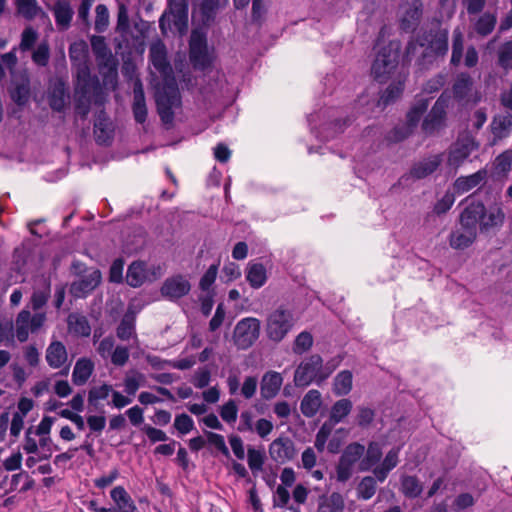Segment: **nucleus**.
<instances>
[{"label": "nucleus", "instance_id": "obj_8", "mask_svg": "<svg viewBox=\"0 0 512 512\" xmlns=\"http://www.w3.org/2000/svg\"><path fill=\"white\" fill-rule=\"evenodd\" d=\"M90 44L100 70H107L104 77H116L118 63L112 55L105 38L100 35H92L90 37Z\"/></svg>", "mask_w": 512, "mask_h": 512}, {"label": "nucleus", "instance_id": "obj_6", "mask_svg": "<svg viewBox=\"0 0 512 512\" xmlns=\"http://www.w3.org/2000/svg\"><path fill=\"white\" fill-rule=\"evenodd\" d=\"M189 60L195 70L205 71L213 64V57L209 53L207 38L202 33L192 32L189 41Z\"/></svg>", "mask_w": 512, "mask_h": 512}, {"label": "nucleus", "instance_id": "obj_64", "mask_svg": "<svg viewBox=\"0 0 512 512\" xmlns=\"http://www.w3.org/2000/svg\"><path fill=\"white\" fill-rule=\"evenodd\" d=\"M455 201L454 194L447 192L445 195L438 200L434 205V213L437 215H442L448 212L453 206Z\"/></svg>", "mask_w": 512, "mask_h": 512}, {"label": "nucleus", "instance_id": "obj_39", "mask_svg": "<svg viewBox=\"0 0 512 512\" xmlns=\"http://www.w3.org/2000/svg\"><path fill=\"white\" fill-rule=\"evenodd\" d=\"M150 59L154 68L160 73H166L171 70L164 46H152L150 49Z\"/></svg>", "mask_w": 512, "mask_h": 512}, {"label": "nucleus", "instance_id": "obj_63", "mask_svg": "<svg viewBox=\"0 0 512 512\" xmlns=\"http://www.w3.org/2000/svg\"><path fill=\"white\" fill-rule=\"evenodd\" d=\"M211 380V372L207 367L199 368L193 378H192V384L198 388L203 389L207 387Z\"/></svg>", "mask_w": 512, "mask_h": 512}, {"label": "nucleus", "instance_id": "obj_26", "mask_svg": "<svg viewBox=\"0 0 512 512\" xmlns=\"http://www.w3.org/2000/svg\"><path fill=\"white\" fill-rule=\"evenodd\" d=\"M110 497L118 512H139L133 499L123 486H116L110 491Z\"/></svg>", "mask_w": 512, "mask_h": 512}, {"label": "nucleus", "instance_id": "obj_23", "mask_svg": "<svg viewBox=\"0 0 512 512\" xmlns=\"http://www.w3.org/2000/svg\"><path fill=\"white\" fill-rule=\"evenodd\" d=\"M474 149L473 141H465L456 143V145L450 149L447 159V164L455 169L459 168L463 162L471 155Z\"/></svg>", "mask_w": 512, "mask_h": 512}, {"label": "nucleus", "instance_id": "obj_1", "mask_svg": "<svg viewBox=\"0 0 512 512\" xmlns=\"http://www.w3.org/2000/svg\"><path fill=\"white\" fill-rule=\"evenodd\" d=\"M295 325L294 314L284 306H279L270 312L266 318L265 333L267 338L275 343L281 342Z\"/></svg>", "mask_w": 512, "mask_h": 512}, {"label": "nucleus", "instance_id": "obj_24", "mask_svg": "<svg viewBox=\"0 0 512 512\" xmlns=\"http://www.w3.org/2000/svg\"><path fill=\"white\" fill-rule=\"evenodd\" d=\"M487 175V170L483 168L471 175L460 176L454 182V189L458 194L466 193L484 182Z\"/></svg>", "mask_w": 512, "mask_h": 512}, {"label": "nucleus", "instance_id": "obj_57", "mask_svg": "<svg viewBox=\"0 0 512 512\" xmlns=\"http://www.w3.org/2000/svg\"><path fill=\"white\" fill-rule=\"evenodd\" d=\"M174 428L182 435L188 434L194 429L193 419L186 413L176 415Z\"/></svg>", "mask_w": 512, "mask_h": 512}, {"label": "nucleus", "instance_id": "obj_16", "mask_svg": "<svg viewBox=\"0 0 512 512\" xmlns=\"http://www.w3.org/2000/svg\"><path fill=\"white\" fill-rule=\"evenodd\" d=\"M69 57L72 65V69L75 73L86 74V71H90L88 65V45L84 41L74 42L69 47Z\"/></svg>", "mask_w": 512, "mask_h": 512}, {"label": "nucleus", "instance_id": "obj_11", "mask_svg": "<svg viewBox=\"0 0 512 512\" xmlns=\"http://www.w3.org/2000/svg\"><path fill=\"white\" fill-rule=\"evenodd\" d=\"M295 443L287 436H280L274 439L269 445L270 458L278 463L285 464L296 457Z\"/></svg>", "mask_w": 512, "mask_h": 512}, {"label": "nucleus", "instance_id": "obj_3", "mask_svg": "<svg viewBox=\"0 0 512 512\" xmlns=\"http://www.w3.org/2000/svg\"><path fill=\"white\" fill-rule=\"evenodd\" d=\"M399 59V45L390 42L382 47L372 64L371 73L375 81L385 83L396 69Z\"/></svg>", "mask_w": 512, "mask_h": 512}, {"label": "nucleus", "instance_id": "obj_21", "mask_svg": "<svg viewBox=\"0 0 512 512\" xmlns=\"http://www.w3.org/2000/svg\"><path fill=\"white\" fill-rule=\"evenodd\" d=\"M245 277L251 288L260 289L268 280L266 267L260 262L250 261L246 267Z\"/></svg>", "mask_w": 512, "mask_h": 512}, {"label": "nucleus", "instance_id": "obj_51", "mask_svg": "<svg viewBox=\"0 0 512 512\" xmlns=\"http://www.w3.org/2000/svg\"><path fill=\"white\" fill-rule=\"evenodd\" d=\"M93 98L74 93V111L77 116L85 120L90 113Z\"/></svg>", "mask_w": 512, "mask_h": 512}, {"label": "nucleus", "instance_id": "obj_12", "mask_svg": "<svg viewBox=\"0 0 512 512\" xmlns=\"http://www.w3.org/2000/svg\"><path fill=\"white\" fill-rule=\"evenodd\" d=\"M191 290V284L185 276L178 274L167 278L162 287L161 294L170 301H176L188 295Z\"/></svg>", "mask_w": 512, "mask_h": 512}, {"label": "nucleus", "instance_id": "obj_56", "mask_svg": "<svg viewBox=\"0 0 512 512\" xmlns=\"http://www.w3.org/2000/svg\"><path fill=\"white\" fill-rule=\"evenodd\" d=\"M112 386L108 384H102L99 387H93L88 393V402L90 405L96 406L97 400L106 399L110 393H112Z\"/></svg>", "mask_w": 512, "mask_h": 512}, {"label": "nucleus", "instance_id": "obj_53", "mask_svg": "<svg viewBox=\"0 0 512 512\" xmlns=\"http://www.w3.org/2000/svg\"><path fill=\"white\" fill-rule=\"evenodd\" d=\"M247 456H248V466L252 472H257V471L262 470L264 462H265L264 452L257 450L253 447H249L247 450Z\"/></svg>", "mask_w": 512, "mask_h": 512}, {"label": "nucleus", "instance_id": "obj_60", "mask_svg": "<svg viewBox=\"0 0 512 512\" xmlns=\"http://www.w3.org/2000/svg\"><path fill=\"white\" fill-rule=\"evenodd\" d=\"M141 431L147 436L149 441L153 444L168 440V436L163 430L153 427L149 424H144L141 427Z\"/></svg>", "mask_w": 512, "mask_h": 512}, {"label": "nucleus", "instance_id": "obj_20", "mask_svg": "<svg viewBox=\"0 0 512 512\" xmlns=\"http://www.w3.org/2000/svg\"><path fill=\"white\" fill-rule=\"evenodd\" d=\"M69 100L68 90L62 80H57L50 88L48 93V103L50 108L56 112H63Z\"/></svg>", "mask_w": 512, "mask_h": 512}, {"label": "nucleus", "instance_id": "obj_58", "mask_svg": "<svg viewBox=\"0 0 512 512\" xmlns=\"http://www.w3.org/2000/svg\"><path fill=\"white\" fill-rule=\"evenodd\" d=\"M219 268V261L216 264H212L200 279L199 287L202 291H208L214 284Z\"/></svg>", "mask_w": 512, "mask_h": 512}, {"label": "nucleus", "instance_id": "obj_35", "mask_svg": "<svg viewBox=\"0 0 512 512\" xmlns=\"http://www.w3.org/2000/svg\"><path fill=\"white\" fill-rule=\"evenodd\" d=\"M404 80L392 82L380 95L377 105L385 108L398 100L404 91Z\"/></svg>", "mask_w": 512, "mask_h": 512}, {"label": "nucleus", "instance_id": "obj_49", "mask_svg": "<svg viewBox=\"0 0 512 512\" xmlns=\"http://www.w3.org/2000/svg\"><path fill=\"white\" fill-rule=\"evenodd\" d=\"M312 345H313L312 334L308 331H303V332L299 333L294 340L293 352L295 354L301 355V354L307 352L308 350H310Z\"/></svg>", "mask_w": 512, "mask_h": 512}, {"label": "nucleus", "instance_id": "obj_25", "mask_svg": "<svg viewBox=\"0 0 512 512\" xmlns=\"http://www.w3.org/2000/svg\"><path fill=\"white\" fill-rule=\"evenodd\" d=\"M68 359L67 349L60 341H53L46 349V361L51 368L62 367Z\"/></svg>", "mask_w": 512, "mask_h": 512}, {"label": "nucleus", "instance_id": "obj_59", "mask_svg": "<svg viewBox=\"0 0 512 512\" xmlns=\"http://www.w3.org/2000/svg\"><path fill=\"white\" fill-rule=\"evenodd\" d=\"M512 125V114L496 116L491 122V131L496 136L507 130Z\"/></svg>", "mask_w": 512, "mask_h": 512}, {"label": "nucleus", "instance_id": "obj_28", "mask_svg": "<svg viewBox=\"0 0 512 512\" xmlns=\"http://www.w3.org/2000/svg\"><path fill=\"white\" fill-rule=\"evenodd\" d=\"M156 106L180 104V93L174 79L166 81L163 89L156 94Z\"/></svg>", "mask_w": 512, "mask_h": 512}, {"label": "nucleus", "instance_id": "obj_50", "mask_svg": "<svg viewBox=\"0 0 512 512\" xmlns=\"http://www.w3.org/2000/svg\"><path fill=\"white\" fill-rule=\"evenodd\" d=\"M464 49V41L463 35L459 31H454L453 39H452V54H451V64L454 66H458L461 62L463 56Z\"/></svg>", "mask_w": 512, "mask_h": 512}, {"label": "nucleus", "instance_id": "obj_4", "mask_svg": "<svg viewBox=\"0 0 512 512\" xmlns=\"http://www.w3.org/2000/svg\"><path fill=\"white\" fill-rule=\"evenodd\" d=\"M321 356L319 354H312L304 358L297 366L293 381L296 387H307L312 383L321 385L323 381L321 378Z\"/></svg>", "mask_w": 512, "mask_h": 512}, {"label": "nucleus", "instance_id": "obj_14", "mask_svg": "<svg viewBox=\"0 0 512 512\" xmlns=\"http://www.w3.org/2000/svg\"><path fill=\"white\" fill-rule=\"evenodd\" d=\"M93 132L97 144L108 146L112 143L114 126L104 109L96 114Z\"/></svg>", "mask_w": 512, "mask_h": 512}, {"label": "nucleus", "instance_id": "obj_46", "mask_svg": "<svg viewBox=\"0 0 512 512\" xmlns=\"http://www.w3.org/2000/svg\"><path fill=\"white\" fill-rule=\"evenodd\" d=\"M39 448L34 442V455L37 454L40 459H48L52 456L53 451H58L60 448L55 445L49 436L42 437L39 440Z\"/></svg>", "mask_w": 512, "mask_h": 512}, {"label": "nucleus", "instance_id": "obj_27", "mask_svg": "<svg viewBox=\"0 0 512 512\" xmlns=\"http://www.w3.org/2000/svg\"><path fill=\"white\" fill-rule=\"evenodd\" d=\"M382 456L383 451L381 444L376 441H370L359 463V470L362 472L371 470L380 462Z\"/></svg>", "mask_w": 512, "mask_h": 512}, {"label": "nucleus", "instance_id": "obj_47", "mask_svg": "<svg viewBox=\"0 0 512 512\" xmlns=\"http://www.w3.org/2000/svg\"><path fill=\"white\" fill-rule=\"evenodd\" d=\"M429 47L437 56H444L448 52V32L437 33L430 41Z\"/></svg>", "mask_w": 512, "mask_h": 512}, {"label": "nucleus", "instance_id": "obj_22", "mask_svg": "<svg viewBox=\"0 0 512 512\" xmlns=\"http://www.w3.org/2000/svg\"><path fill=\"white\" fill-rule=\"evenodd\" d=\"M52 11L57 27L60 30H67L74 14L70 0H57L52 7Z\"/></svg>", "mask_w": 512, "mask_h": 512}, {"label": "nucleus", "instance_id": "obj_37", "mask_svg": "<svg viewBox=\"0 0 512 512\" xmlns=\"http://www.w3.org/2000/svg\"><path fill=\"white\" fill-rule=\"evenodd\" d=\"M353 386V375L350 370L340 371L333 382V393L336 396L348 395Z\"/></svg>", "mask_w": 512, "mask_h": 512}, {"label": "nucleus", "instance_id": "obj_42", "mask_svg": "<svg viewBox=\"0 0 512 512\" xmlns=\"http://www.w3.org/2000/svg\"><path fill=\"white\" fill-rule=\"evenodd\" d=\"M496 23V16L492 13L486 12L477 19L474 25V30L479 36L485 37L493 32Z\"/></svg>", "mask_w": 512, "mask_h": 512}, {"label": "nucleus", "instance_id": "obj_43", "mask_svg": "<svg viewBox=\"0 0 512 512\" xmlns=\"http://www.w3.org/2000/svg\"><path fill=\"white\" fill-rule=\"evenodd\" d=\"M473 85L471 76L468 73H460L452 87L453 94L457 99H464L468 96Z\"/></svg>", "mask_w": 512, "mask_h": 512}, {"label": "nucleus", "instance_id": "obj_38", "mask_svg": "<svg viewBox=\"0 0 512 512\" xmlns=\"http://www.w3.org/2000/svg\"><path fill=\"white\" fill-rule=\"evenodd\" d=\"M352 408L353 404L348 398H342L336 401L331 407L329 420L333 424L342 422L344 418L350 414Z\"/></svg>", "mask_w": 512, "mask_h": 512}, {"label": "nucleus", "instance_id": "obj_40", "mask_svg": "<svg viewBox=\"0 0 512 512\" xmlns=\"http://www.w3.org/2000/svg\"><path fill=\"white\" fill-rule=\"evenodd\" d=\"M422 484L416 476L405 475L401 478V492L407 498L414 499L421 495Z\"/></svg>", "mask_w": 512, "mask_h": 512}, {"label": "nucleus", "instance_id": "obj_29", "mask_svg": "<svg viewBox=\"0 0 512 512\" xmlns=\"http://www.w3.org/2000/svg\"><path fill=\"white\" fill-rule=\"evenodd\" d=\"M321 405V393L316 389H311L302 398L300 410L305 417L312 418L318 413Z\"/></svg>", "mask_w": 512, "mask_h": 512}, {"label": "nucleus", "instance_id": "obj_61", "mask_svg": "<svg viewBox=\"0 0 512 512\" xmlns=\"http://www.w3.org/2000/svg\"><path fill=\"white\" fill-rule=\"evenodd\" d=\"M205 436L207 437V441L209 444L213 445L217 450H219L224 456L229 457L230 452L225 444L224 437L221 434L214 433L211 431H204Z\"/></svg>", "mask_w": 512, "mask_h": 512}, {"label": "nucleus", "instance_id": "obj_54", "mask_svg": "<svg viewBox=\"0 0 512 512\" xmlns=\"http://www.w3.org/2000/svg\"><path fill=\"white\" fill-rule=\"evenodd\" d=\"M504 217V213L500 208L496 209L494 212H490L488 216L485 215V217L481 219V230H488L489 228L502 225Z\"/></svg>", "mask_w": 512, "mask_h": 512}, {"label": "nucleus", "instance_id": "obj_44", "mask_svg": "<svg viewBox=\"0 0 512 512\" xmlns=\"http://www.w3.org/2000/svg\"><path fill=\"white\" fill-rule=\"evenodd\" d=\"M376 489V479L372 476H365L361 479L357 486V498L362 500H369L375 495Z\"/></svg>", "mask_w": 512, "mask_h": 512}, {"label": "nucleus", "instance_id": "obj_13", "mask_svg": "<svg viewBox=\"0 0 512 512\" xmlns=\"http://www.w3.org/2000/svg\"><path fill=\"white\" fill-rule=\"evenodd\" d=\"M445 119L446 103L439 98L422 122L423 132L427 135H432L444 126Z\"/></svg>", "mask_w": 512, "mask_h": 512}, {"label": "nucleus", "instance_id": "obj_33", "mask_svg": "<svg viewBox=\"0 0 512 512\" xmlns=\"http://www.w3.org/2000/svg\"><path fill=\"white\" fill-rule=\"evenodd\" d=\"M344 508L343 496L339 492H332L319 498L317 512H343Z\"/></svg>", "mask_w": 512, "mask_h": 512}, {"label": "nucleus", "instance_id": "obj_41", "mask_svg": "<svg viewBox=\"0 0 512 512\" xmlns=\"http://www.w3.org/2000/svg\"><path fill=\"white\" fill-rule=\"evenodd\" d=\"M16 338L19 342H25L29 336V328H32V317L28 310H22L16 319Z\"/></svg>", "mask_w": 512, "mask_h": 512}, {"label": "nucleus", "instance_id": "obj_48", "mask_svg": "<svg viewBox=\"0 0 512 512\" xmlns=\"http://www.w3.org/2000/svg\"><path fill=\"white\" fill-rule=\"evenodd\" d=\"M94 29L97 33H103L109 26V11L106 5L98 4L95 8Z\"/></svg>", "mask_w": 512, "mask_h": 512}, {"label": "nucleus", "instance_id": "obj_62", "mask_svg": "<svg viewBox=\"0 0 512 512\" xmlns=\"http://www.w3.org/2000/svg\"><path fill=\"white\" fill-rule=\"evenodd\" d=\"M375 418V411L369 407H358V414L356 416L357 425L361 428L369 427Z\"/></svg>", "mask_w": 512, "mask_h": 512}, {"label": "nucleus", "instance_id": "obj_30", "mask_svg": "<svg viewBox=\"0 0 512 512\" xmlns=\"http://www.w3.org/2000/svg\"><path fill=\"white\" fill-rule=\"evenodd\" d=\"M94 371V363L86 357L79 358L72 372V381L75 385H84Z\"/></svg>", "mask_w": 512, "mask_h": 512}, {"label": "nucleus", "instance_id": "obj_55", "mask_svg": "<svg viewBox=\"0 0 512 512\" xmlns=\"http://www.w3.org/2000/svg\"><path fill=\"white\" fill-rule=\"evenodd\" d=\"M512 63V41H505L498 50V65L508 69Z\"/></svg>", "mask_w": 512, "mask_h": 512}, {"label": "nucleus", "instance_id": "obj_5", "mask_svg": "<svg viewBox=\"0 0 512 512\" xmlns=\"http://www.w3.org/2000/svg\"><path fill=\"white\" fill-rule=\"evenodd\" d=\"M364 453L365 446L358 442H352L344 448L336 465V479L338 482L345 483L352 477L353 467L357 462L360 463Z\"/></svg>", "mask_w": 512, "mask_h": 512}, {"label": "nucleus", "instance_id": "obj_32", "mask_svg": "<svg viewBox=\"0 0 512 512\" xmlns=\"http://www.w3.org/2000/svg\"><path fill=\"white\" fill-rule=\"evenodd\" d=\"M477 232L462 228L453 231L449 237V244L453 249L463 250L468 248L476 239Z\"/></svg>", "mask_w": 512, "mask_h": 512}, {"label": "nucleus", "instance_id": "obj_9", "mask_svg": "<svg viewBox=\"0 0 512 512\" xmlns=\"http://www.w3.org/2000/svg\"><path fill=\"white\" fill-rule=\"evenodd\" d=\"M401 17L399 27L403 32H414L423 15V3L421 0H405L400 5Z\"/></svg>", "mask_w": 512, "mask_h": 512}, {"label": "nucleus", "instance_id": "obj_45", "mask_svg": "<svg viewBox=\"0 0 512 512\" xmlns=\"http://www.w3.org/2000/svg\"><path fill=\"white\" fill-rule=\"evenodd\" d=\"M10 96L18 106L25 105L30 96L29 80L26 79V81L22 83L15 84L14 88L10 91Z\"/></svg>", "mask_w": 512, "mask_h": 512}, {"label": "nucleus", "instance_id": "obj_7", "mask_svg": "<svg viewBox=\"0 0 512 512\" xmlns=\"http://www.w3.org/2000/svg\"><path fill=\"white\" fill-rule=\"evenodd\" d=\"M261 322L255 317H245L235 326L233 341L238 349L250 348L259 338Z\"/></svg>", "mask_w": 512, "mask_h": 512}, {"label": "nucleus", "instance_id": "obj_10", "mask_svg": "<svg viewBox=\"0 0 512 512\" xmlns=\"http://www.w3.org/2000/svg\"><path fill=\"white\" fill-rule=\"evenodd\" d=\"M74 93L94 99L95 104L103 101V89L97 76H91L90 71L86 74L75 73Z\"/></svg>", "mask_w": 512, "mask_h": 512}, {"label": "nucleus", "instance_id": "obj_2", "mask_svg": "<svg viewBox=\"0 0 512 512\" xmlns=\"http://www.w3.org/2000/svg\"><path fill=\"white\" fill-rule=\"evenodd\" d=\"M188 0H168V5L159 19V28L163 34L175 28L183 33L188 28Z\"/></svg>", "mask_w": 512, "mask_h": 512}, {"label": "nucleus", "instance_id": "obj_34", "mask_svg": "<svg viewBox=\"0 0 512 512\" xmlns=\"http://www.w3.org/2000/svg\"><path fill=\"white\" fill-rule=\"evenodd\" d=\"M146 280V264L143 261L132 262L127 269L126 283L133 287H140Z\"/></svg>", "mask_w": 512, "mask_h": 512}, {"label": "nucleus", "instance_id": "obj_31", "mask_svg": "<svg viewBox=\"0 0 512 512\" xmlns=\"http://www.w3.org/2000/svg\"><path fill=\"white\" fill-rule=\"evenodd\" d=\"M68 330L75 336L88 337L91 333V326L86 316L78 313H71L67 318Z\"/></svg>", "mask_w": 512, "mask_h": 512}, {"label": "nucleus", "instance_id": "obj_17", "mask_svg": "<svg viewBox=\"0 0 512 512\" xmlns=\"http://www.w3.org/2000/svg\"><path fill=\"white\" fill-rule=\"evenodd\" d=\"M485 214L486 208L482 202L471 203L460 214L461 227L477 232V224Z\"/></svg>", "mask_w": 512, "mask_h": 512}, {"label": "nucleus", "instance_id": "obj_36", "mask_svg": "<svg viewBox=\"0 0 512 512\" xmlns=\"http://www.w3.org/2000/svg\"><path fill=\"white\" fill-rule=\"evenodd\" d=\"M135 323L136 315L132 310L128 309L116 329L117 337L122 341L129 340L135 333Z\"/></svg>", "mask_w": 512, "mask_h": 512}, {"label": "nucleus", "instance_id": "obj_15", "mask_svg": "<svg viewBox=\"0 0 512 512\" xmlns=\"http://www.w3.org/2000/svg\"><path fill=\"white\" fill-rule=\"evenodd\" d=\"M101 272L98 269L74 281L70 286V293L75 298H84L92 292L101 282Z\"/></svg>", "mask_w": 512, "mask_h": 512}, {"label": "nucleus", "instance_id": "obj_19", "mask_svg": "<svg viewBox=\"0 0 512 512\" xmlns=\"http://www.w3.org/2000/svg\"><path fill=\"white\" fill-rule=\"evenodd\" d=\"M283 383V377L279 372H266L260 382V394L264 400H271L277 396Z\"/></svg>", "mask_w": 512, "mask_h": 512}, {"label": "nucleus", "instance_id": "obj_18", "mask_svg": "<svg viewBox=\"0 0 512 512\" xmlns=\"http://www.w3.org/2000/svg\"><path fill=\"white\" fill-rule=\"evenodd\" d=\"M443 162V153L432 155L413 164L410 175L415 179H424L433 174Z\"/></svg>", "mask_w": 512, "mask_h": 512}, {"label": "nucleus", "instance_id": "obj_52", "mask_svg": "<svg viewBox=\"0 0 512 512\" xmlns=\"http://www.w3.org/2000/svg\"><path fill=\"white\" fill-rule=\"evenodd\" d=\"M220 417L226 423H234L238 417V406L233 399H229L225 404H223L219 411Z\"/></svg>", "mask_w": 512, "mask_h": 512}]
</instances>
